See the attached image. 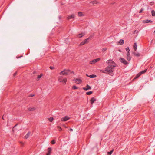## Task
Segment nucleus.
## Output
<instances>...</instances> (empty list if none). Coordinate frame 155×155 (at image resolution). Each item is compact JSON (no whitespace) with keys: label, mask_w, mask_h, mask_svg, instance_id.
Returning a JSON list of instances; mask_svg holds the SVG:
<instances>
[{"label":"nucleus","mask_w":155,"mask_h":155,"mask_svg":"<svg viewBox=\"0 0 155 155\" xmlns=\"http://www.w3.org/2000/svg\"><path fill=\"white\" fill-rule=\"evenodd\" d=\"M116 66L115 65H109L107 67L105 68V71H106L107 72L111 73L113 72L114 69V67Z\"/></svg>","instance_id":"nucleus-1"},{"label":"nucleus","mask_w":155,"mask_h":155,"mask_svg":"<svg viewBox=\"0 0 155 155\" xmlns=\"http://www.w3.org/2000/svg\"><path fill=\"white\" fill-rule=\"evenodd\" d=\"M71 73V71L69 70H64V71L61 72L59 74L60 75L63 74V75H68Z\"/></svg>","instance_id":"nucleus-2"},{"label":"nucleus","mask_w":155,"mask_h":155,"mask_svg":"<svg viewBox=\"0 0 155 155\" xmlns=\"http://www.w3.org/2000/svg\"><path fill=\"white\" fill-rule=\"evenodd\" d=\"M120 61L122 63L124 64L125 65H127L128 64V62L126 61L125 59L122 58H119Z\"/></svg>","instance_id":"nucleus-3"},{"label":"nucleus","mask_w":155,"mask_h":155,"mask_svg":"<svg viewBox=\"0 0 155 155\" xmlns=\"http://www.w3.org/2000/svg\"><path fill=\"white\" fill-rule=\"evenodd\" d=\"M100 60V58H98L96 59H94V60H93L91 61H90V64H94L95 63L98 62Z\"/></svg>","instance_id":"nucleus-4"},{"label":"nucleus","mask_w":155,"mask_h":155,"mask_svg":"<svg viewBox=\"0 0 155 155\" xmlns=\"http://www.w3.org/2000/svg\"><path fill=\"white\" fill-rule=\"evenodd\" d=\"M92 35H90L88 38L85 39L84 41L85 43L86 44L88 43L89 42V40L92 38Z\"/></svg>","instance_id":"nucleus-5"},{"label":"nucleus","mask_w":155,"mask_h":155,"mask_svg":"<svg viewBox=\"0 0 155 155\" xmlns=\"http://www.w3.org/2000/svg\"><path fill=\"white\" fill-rule=\"evenodd\" d=\"M73 81H75V82L77 84H79L81 83L82 82V80L80 79H74L73 80Z\"/></svg>","instance_id":"nucleus-6"},{"label":"nucleus","mask_w":155,"mask_h":155,"mask_svg":"<svg viewBox=\"0 0 155 155\" xmlns=\"http://www.w3.org/2000/svg\"><path fill=\"white\" fill-rule=\"evenodd\" d=\"M70 118L67 116H66L64 117H62L61 119V120L63 121H66L69 120Z\"/></svg>","instance_id":"nucleus-7"},{"label":"nucleus","mask_w":155,"mask_h":155,"mask_svg":"<svg viewBox=\"0 0 155 155\" xmlns=\"http://www.w3.org/2000/svg\"><path fill=\"white\" fill-rule=\"evenodd\" d=\"M96 100V98L95 97H92L91 98L90 100L91 104V105H92L93 103Z\"/></svg>","instance_id":"nucleus-8"},{"label":"nucleus","mask_w":155,"mask_h":155,"mask_svg":"<svg viewBox=\"0 0 155 155\" xmlns=\"http://www.w3.org/2000/svg\"><path fill=\"white\" fill-rule=\"evenodd\" d=\"M91 89V87L88 84L85 87L83 88V89L85 91H87Z\"/></svg>","instance_id":"nucleus-9"},{"label":"nucleus","mask_w":155,"mask_h":155,"mask_svg":"<svg viewBox=\"0 0 155 155\" xmlns=\"http://www.w3.org/2000/svg\"><path fill=\"white\" fill-rule=\"evenodd\" d=\"M52 150L51 147H49L48 149V153L46 154V155H50L51 153Z\"/></svg>","instance_id":"nucleus-10"},{"label":"nucleus","mask_w":155,"mask_h":155,"mask_svg":"<svg viewBox=\"0 0 155 155\" xmlns=\"http://www.w3.org/2000/svg\"><path fill=\"white\" fill-rule=\"evenodd\" d=\"M133 54L134 55L137 57H138L140 56V54L138 52H133Z\"/></svg>","instance_id":"nucleus-11"},{"label":"nucleus","mask_w":155,"mask_h":155,"mask_svg":"<svg viewBox=\"0 0 155 155\" xmlns=\"http://www.w3.org/2000/svg\"><path fill=\"white\" fill-rule=\"evenodd\" d=\"M75 17V15L74 14H72L71 15L69 16L67 18L68 19H71L74 18Z\"/></svg>","instance_id":"nucleus-12"},{"label":"nucleus","mask_w":155,"mask_h":155,"mask_svg":"<svg viewBox=\"0 0 155 155\" xmlns=\"http://www.w3.org/2000/svg\"><path fill=\"white\" fill-rule=\"evenodd\" d=\"M31 134V132H29L25 136V139H27L30 136Z\"/></svg>","instance_id":"nucleus-13"},{"label":"nucleus","mask_w":155,"mask_h":155,"mask_svg":"<svg viewBox=\"0 0 155 155\" xmlns=\"http://www.w3.org/2000/svg\"><path fill=\"white\" fill-rule=\"evenodd\" d=\"M86 75L87 76L90 77L91 78H95L96 77V75L94 74H91L89 76L87 74H86Z\"/></svg>","instance_id":"nucleus-14"},{"label":"nucleus","mask_w":155,"mask_h":155,"mask_svg":"<svg viewBox=\"0 0 155 155\" xmlns=\"http://www.w3.org/2000/svg\"><path fill=\"white\" fill-rule=\"evenodd\" d=\"M137 44L136 43H134V45H133V48H134V50L136 51L137 49Z\"/></svg>","instance_id":"nucleus-15"},{"label":"nucleus","mask_w":155,"mask_h":155,"mask_svg":"<svg viewBox=\"0 0 155 155\" xmlns=\"http://www.w3.org/2000/svg\"><path fill=\"white\" fill-rule=\"evenodd\" d=\"M63 79L62 76H60L59 77L58 81L60 82H62L63 81Z\"/></svg>","instance_id":"nucleus-16"},{"label":"nucleus","mask_w":155,"mask_h":155,"mask_svg":"<svg viewBox=\"0 0 155 155\" xmlns=\"http://www.w3.org/2000/svg\"><path fill=\"white\" fill-rule=\"evenodd\" d=\"M113 62V61L111 60H109L107 61V64H109L112 63Z\"/></svg>","instance_id":"nucleus-17"},{"label":"nucleus","mask_w":155,"mask_h":155,"mask_svg":"<svg viewBox=\"0 0 155 155\" xmlns=\"http://www.w3.org/2000/svg\"><path fill=\"white\" fill-rule=\"evenodd\" d=\"M84 34L81 33L78 34V38H81L83 36H84Z\"/></svg>","instance_id":"nucleus-18"},{"label":"nucleus","mask_w":155,"mask_h":155,"mask_svg":"<svg viewBox=\"0 0 155 155\" xmlns=\"http://www.w3.org/2000/svg\"><path fill=\"white\" fill-rule=\"evenodd\" d=\"M35 108L34 107H32V108H29L28 109V110L29 111H34L35 110Z\"/></svg>","instance_id":"nucleus-19"},{"label":"nucleus","mask_w":155,"mask_h":155,"mask_svg":"<svg viewBox=\"0 0 155 155\" xmlns=\"http://www.w3.org/2000/svg\"><path fill=\"white\" fill-rule=\"evenodd\" d=\"M147 71V70H143L139 73L140 75H141L142 74L145 73Z\"/></svg>","instance_id":"nucleus-20"},{"label":"nucleus","mask_w":155,"mask_h":155,"mask_svg":"<svg viewBox=\"0 0 155 155\" xmlns=\"http://www.w3.org/2000/svg\"><path fill=\"white\" fill-rule=\"evenodd\" d=\"M144 23H148L149 22H152V21L151 20L147 19V20L144 21Z\"/></svg>","instance_id":"nucleus-21"},{"label":"nucleus","mask_w":155,"mask_h":155,"mask_svg":"<svg viewBox=\"0 0 155 155\" xmlns=\"http://www.w3.org/2000/svg\"><path fill=\"white\" fill-rule=\"evenodd\" d=\"M126 58L127 60L130 61L131 59V57H130V55L127 56Z\"/></svg>","instance_id":"nucleus-22"},{"label":"nucleus","mask_w":155,"mask_h":155,"mask_svg":"<svg viewBox=\"0 0 155 155\" xmlns=\"http://www.w3.org/2000/svg\"><path fill=\"white\" fill-rule=\"evenodd\" d=\"M124 41L122 39H120L119 41V43L120 45H123L124 44Z\"/></svg>","instance_id":"nucleus-23"},{"label":"nucleus","mask_w":155,"mask_h":155,"mask_svg":"<svg viewBox=\"0 0 155 155\" xmlns=\"http://www.w3.org/2000/svg\"><path fill=\"white\" fill-rule=\"evenodd\" d=\"M97 3H98V2L97 1H96V0L91 1V3L93 5L96 4Z\"/></svg>","instance_id":"nucleus-24"},{"label":"nucleus","mask_w":155,"mask_h":155,"mask_svg":"<svg viewBox=\"0 0 155 155\" xmlns=\"http://www.w3.org/2000/svg\"><path fill=\"white\" fill-rule=\"evenodd\" d=\"M48 119L49 121L52 122L54 118L52 117H50L48 118Z\"/></svg>","instance_id":"nucleus-25"},{"label":"nucleus","mask_w":155,"mask_h":155,"mask_svg":"<svg viewBox=\"0 0 155 155\" xmlns=\"http://www.w3.org/2000/svg\"><path fill=\"white\" fill-rule=\"evenodd\" d=\"M92 92L91 91H90L89 92H87L86 93V94L87 95H90L92 93Z\"/></svg>","instance_id":"nucleus-26"},{"label":"nucleus","mask_w":155,"mask_h":155,"mask_svg":"<svg viewBox=\"0 0 155 155\" xmlns=\"http://www.w3.org/2000/svg\"><path fill=\"white\" fill-rule=\"evenodd\" d=\"M151 14L153 16H155V11L154 10L151 11Z\"/></svg>","instance_id":"nucleus-27"},{"label":"nucleus","mask_w":155,"mask_h":155,"mask_svg":"<svg viewBox=\"0 0 155 155\" xmlns=\"http://www.w3.org/2000/svg\"><path fill=\"white\" fill-rule=\"evenodd\" d=\"M78 14L79 16H81L83 15L82 13L81 12H78Z\"/></svg>","instance_id":"nucleus-28"},{"label":"nucleus","mask_w":155,"mask_h":155,"mask_svg":"<svg viewBox=\"0 0 155 155\" xmlns=\"http://www.w3.org/2000/svg\"><path fill=\"white\" fill-rule=\"evenodd\" d=\"M86 44L84 42V41H83L81 42L79 44V46H81L82 45H84V44Z\"/></svg>","instance_id":"nucleus-29"},{"label":"nucleus","mask_w":155,"mask_h":155,"mask_svg":"<svg viewBox=\"0 0 155 155\" xmlns=\"http://www.w3.org/2000/svg\"><path fill=\"white\" fill-rule=\"evenodd\" d=\"M67 79L66 78H64L63 79L62 82L63 83H64L65 84H66V82H67Z\"/></svg>","instance_id":"nucleus-30"},{"label":"nucleus","mask_w":155,"mask_h":155,"mask_svg":"<svg viewBox=\"0 0 155 155\" xmlns=\"http://www.w3.org/2000/svg\"><path fill=\"white\" fill-rule=\"evenodd\" d=\"M72 88L73 89H78V87L75 85H74L72 86Z\"/></svg>","instance_id":"nucleus-31"},{"label":"nucleus","mask_w":155,"mask_h":155,"mask_svg":"<svg viewBox=\"0 0 155 155\" xmlns=\"http://www.w3.org/2000/svg\"><path fill=\"white\" fill-rule=\"evenodd\" d=\"M126 51H127V52H130V50L129 49V48L128 47H127L126 48Z\"/></svg>","instance_id":"nucleus-32"},{"label":"nucleus","mask_w":155,"mask_h":155,"mask_svg":"<svg viewBox=\"0 0 155 155\" xmlns=\"http://www.w3.org/2000/svg\"><path fill=\"white\" fill-rule=\"evenodd\" d=\"M113 150H112L111 151H110V152H107L108 153V154L109 155H110L112 154V153H113Z\"/></svg>","instance_id":"nucleus-33"},{"label":"nucleus","mask_w":155,"mask_h":155,"mask_svg":"<svg viewBox=\"0 0 155 155\" xmlns=\"http://www.w3.org/2000/svg\"><path fill=\"white\" fill-rule=\"evenodd\" d=\"M42 76V75L41 74L40 75H38V77H37L38 80H39V79L41 78Z\"/></svg>","instance_id":"nucleus-34"},{"label":"nucleus","mask_w":155,"mask_h":155,"mask_svg":"<svg viewBox=\"0 0 155 155\" xmlns=\"http://www.w3.org/2000/svg\"><path fill=\"white\" fill-rule=\"evenodd\" d=\"M141 75L139 73L138 74H137L135 77V78H139Z\"/></svg>","instance_id":"nucleus-35"},{"label":"nucleus","mask_w":155,"mask_h":155,"mask_svg":"<svg viewBox=\"0 0 155 155\" xmlns=\"http://www.w3.org/2000/svg\"><path fill=\"white\" fill-rule=\"evenodd\" d=\"M51 143L52 144H54L55 143V141L54 140H53L51 141Z\"/></svg>","instance_id":"nucleus-36"},{"label":"nucleus","mask_w":155,"mask_h":155,"mask_svg":"<svg viewBox=\"0 0 155 155\" xmlns=\"http://www.w3.org/2000/svg\"><path fill=\"white\" fill-rule=\"evenodd\" d=\"M130 55V52H127L126 54V56H129Z\"/></svg>","instance_id":"nucleus-37"},{"label":"nucleus","mask_w":155,"mask_h":155,"mask_svg":"<svg viewBox=\"0 0 155 155\" xmlns=\"http://www.w3.org/2000/svg\"><path fill=\"white\" fill-rule=\"evenodd\" d=\"M144 10V9L143 8H141V10H140V11L139 12V13H141L142 12V11Z\"/></svg>","instance_id":"nucleus-38"},{"label":"nucleus","mask_w":155,"mask_h":155,"mask_svg":"<svg viewBox=\"0 0 155 155\" xmlns=\"http://www.w3.org/2000/svg\"><path fill=\"white\" fill-rule=\"evenodd\" d=\"M58 128L59 130L60 131H61V130L62 128L61 127H58Z\"/></svg>","instance_id":"nucleus-39"},{"label":"nucleus","mask_w":155,"mask_h":155,"mask_svg":"<svg viewBox=\"0 0 155 155\" xmlns=\"http://www.w3.org/2000/svg\"><path fill=\"white\" fill-rule=\"evenodd\" d=\"M34 95H35L34 94H31L29 96V97H33L34 96Z\"/></svg>","instance_id":"nucleus-40"},{"label":"nucleus","mask_w":155,"mask_h":155,"mask_svg":"<svg viewBox=\"0 0 155 155\" xmlns=\"http://www.w3.org/2000/svg\"><path fill=\"white\" fill-rule=\"evenodd\" d=\"M50 68L51 69H54V68L53 67H52V66H50Z\"/></svg>","instance_id":"nucleus-41"},{"label":"nucleus","mask_w":155,"mask_h":155,"mask_svg":"<svg viewBox=\"0 0 155 155\" xmlns=\"http://www.w3.org/2000/svg\"><path fill=\"white\" fill-rule=\"evenodd\" d=\"M100 71L101 72H102L103 73H106V72H105L104 71L102 70H101Z\"/></svg>","instance_id":"nucleus-42"},{"label":"nucleus","mask_w":155,"mask_h":155,"mask_svg":"<svg viewBox=\"0 0 155 155\" xmlns=\"http://www.w3.org/2000/svg\"><path fill=\"white\" fill-rule=\"evenodd\" d=\"M17 74V72H15V73L14 74H13V76H14V77H15V76Z\"/></svg>","instance_id":"nucleus-43"},{"label":"nucleus","mask_w":155,"mask_h":155,"mask_svg":"<svg viewBox=\"0 0 155 155\" xmlns=\"http://www.w3.org/2000/svg\"><path fill=\"white\" fill-rule=\"evenodd\" d=\"M106 48H104L103 49V50L104 51H106Z\"/></svg>","instance_id":"nucleus-44"},{"label":"nucleus","mask_w":155,"mask_h":155,"mask_svg":"<svg viewBox=\"0 0 155 155\" xmlns=\"http://www.w3.org/2000/svg\"><path fill=\"white\" fill-rule=\"evenodd\" d=\"M73 129H72V128H71V129H70V131L72 132V131H73Z\"/></svg>","instance_id":"nucleus-45"},{"label":"nucleus","mask_w":155,"mask_h":155,"mask_svg":"<svg viewBox=\"0 0 155 155\" xmlns=\"http://www.w3.org/2000/svg\"><path fill=\"white\" fill-rule=\"evenodd\" d=\"M2 119H3V120H4V117H3V116L2 117Z\"/></svg>","instance_id":"nucleus-46"},{"label":"nucleus","mask_w":155,"mask_h":155,"mask_svg":"<svg viewBox=\"0 0 155 155\" xmlns=\"http://www.w3.org/2000/svg\"><path fill=\"white\" fill-rule=\"evenodd\" d=\"M137 30H135V32H137Z\"/></svg>","instance_id":"nucleus-47"},{"label":"nucleus","mask_w":155,"mask_h":155,"mask_svg":"<svg viewBox=\"0 0 155 155\" xmlns=\"http://www.w3.org/2000/svg\"><path fill=\"white\" fill-rule=\"evenodd\" d=\"M137 30H135V32H137Z\"/></svg>","instance_id":"nucleus-48"},{"label":"nucleus","mask_w":155,"mask_h":155,"mask_svg":"<svg viewBox=\"0 0 155 155\" xmlns=\"http://www.w3.org/2000/svg\"><path fill=\"white\" fill-rule=\"evenodd\" d=\"M35 71H34V72H33V74H35Z\"/></svg>","instance_id":"nucleus-49"},{"label":"nucleus","mask_w":155,"mask_h":155,"mask_svg":"<svg viewBox=\"0 0 155 155\" xmlns=\"http://www.w3.org/2000/svg\"><path fill=\"white\" fill-rule=\"evenodd\" d=\"M71 73H74V72L73 71H72L71 72Z\"/></svg>","instance_id":"nucleus-50"},{"label":"nucleus","mask_w":155,"mask_h":155,"mask_svg":"<svg viewBox=\"0 0 155 155\" xmlns=\"http://www.w3.org/2000/svg\"><path fill=\"white\" fill-rule=\"evenodd\" d=\"M59 19H60L61 18V17L59 16Z\"/></svg>","instance_id":"nucleus-51"},{"label":"nucleus","mask_w":155,"mask_h":155,"mask_svg":"<svg viewBox=\"0 0 155 155\" xmlns=\"http://www.w3.org/2000/svg\"><path fill=\"white\" fill-rule=\"evenodd\" d=\"M20 143H21V144H22V143H22V142H20Z\"/></svg>","instance_id":"nucleus-52"}]
</instances>
